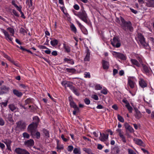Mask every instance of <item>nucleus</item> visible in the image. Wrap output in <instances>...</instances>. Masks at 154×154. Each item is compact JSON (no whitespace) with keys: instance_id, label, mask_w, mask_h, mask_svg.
Masks as SVG:
<instances>
[{"instance_id":"1","label":"nucleus","mask_w":154,"mask_h":154,"mask_svg":"<svg viewBox=\"0 0 154 154\" xmlns=\"http://www.w3.org/2000/svg\"><path fill=\"white\" fill-rule=\"evenodd\" d=\"M120 20L121 23L120 25L122 29L125 31H127L128 30L131 32L133 31V28L132 26L131 22L129 21H125V19L122 17H120Z\"/></svg>"},{"instance_id":"2","label":"nucleus","mask_w":154,"mask_h":154,"mask_svg":"<svg viewBox=\"0 0 154 154\" xmlns=\"http://www.w3.org/2000/svg\"><path fill=\"white\" fill-rule=\"evenodd\" d=\"M77 16L85 23H88L87 16L84 10H82L77 13Z\"/></svg>"},{"instance_id":"3","label":"nucleus","mask_w":154,"mask_h":154,"mask_svg":"<svg viewBox=\"0 0 154 154\" xmlns=\"http://www.w3.org/2000/svg\"><path fill=\"white\" fill-rule=\"evenodd\" d=\"M38 125L37 124H31L28 127V131L31 133L32 136L34 135L36 131V128Z\"/></svg>"},{"instance_id":"4","label":"nucleus","mask_w":154,"mask_h":154,"mask_svg":"<svg viewBox=\"0 0 154 154\" xmlns=\"http://www.w3.org/2000/svg\"><path fill=\"white\" fill-rule=\"evenodd\" d=\"M111 44L114 47L119 48L121 45L120 41L118 36H114L112 40L111 41Z\"/></svg>"},{"instance_id":"5","label":"nucleus","mask_w":154,"mask_h":154,"mask_svg":"<svg viewBox=\"0 0 154 154\" xmlns=\"http://www.w3.org/2000/svg\"><path fill=\"white\" fill-rule=\"evenodd\" d=\"M138 40L140 44L144 47H146L148 44L145 41V39L141 33H139L138 35Z\"/></svg>"},{"instance_id":"6","label":"nucleus","mask_w":154,"mask_h":154,"mask_svg":"<svg viewBox=\"0 0 154 154\" xmlns=\"http://www.w3.org/2000/svg\"><path fill=\"white\" fill-rule=\"evenodd\" d=\"M16 124L17 125L16 128H18L21 130L24 129L26 127V123L21 121L17 122Z\"/></svg>"},{"instance_id":"7","label":"nucleus","mask_w":154,"mask_h":154,"mask_svg":"<svg viewBox=\"0 0 154 154\" xmlns=\"http://www.w3.org/2000/svg\"><path fill=\"white\" fill-rule=\"evenodd\" d=\"M114 53L113 54L115 56V57L123 60H126V56L123 54L119 52H117L115 51L114 52Z\"/></svg>"},{"instance_id":"8","label":"nucleus","mask_w":154,"mask_h":154,"mask_svg":"<svg viewBox=\"0 0 154 154\" xmlns=\"http://www.w3.org/2000/svg\"><path fill=\"white\" fill-rule=\"evenodd\" d=\"M14 151L17 154H30L29 153L26 149L20 148H16Z\"/></svg>"},{"instance_id":"9","label":"nucleus","mask_w":154,"mask_h":154,"mask_svg":"<svg viewBox=\"0 0 154 154\" xmlns=\"http://www.w3.org/2000/svg\"><path fill=\"white\" fill-rule=\"evenodd\" d=\"M4 117L5 120L7 121H9L11 123H13L14 121L13 119V116L11 114L8 115H4Z\"/></svg>"},{"instance_id":"10","label":"nucleus","mask_w":154,"mask_h":154,"mask_svg":"<svg viewBox=\"0 0 154 154\" xmlns=\"http://www.w3.org/2000/svg\"><path fill=\"white\" fill-rule=\"evenodd\" d=\"M0 30L4 34L5 36V38L7 40L9 39L10 41H12V38L10 36V35L8 32L4 29L1 28Z\"/></svg>"},{"instance_id":"11","label":"nucleus","mask_w":154,"mask_h":154,"mask_svg":"<svg viewBox=\"0 0 154 154\" xmlns=\"http://www.w3.org/2000/svg\"><path fill=\"white\" fill-rule=\"evenodd\" d=\"M134 109L135 112V116L136 118L137 119H140L142 117V114L136 107H134Z\"/></svg>"},{"instance_id":"12","label":"nucleus","mask_w":154,"mask_h":154,"mask_svg":"<svg viewBox=\"0 0 154 154\" xmlns=\"http://www.w3.org/2000/svg\"><path fill=\"white\" fill-rule=\"evenodd\" d=\"M24 144L29 147L33 146L34 145V141L33 140L30 139L24 142Z\"/></svg>"},{"instance_id":"13","label":"nucleus","mask_w":154,"mask_h":154,"mask_svg":"<svg viewBox=\"0 0 154 154\" xmlns=\"http://www.w3.org/2000/svg\"><path fill=\"white\" fill-rule=\"evenodd\" d=\"M100 136L99 137V139L101 141H105L108 138V134H105L104 133L101 134L100 132Z\"/></svg>"},{"instance_id":"14","label":"nucleus","mask_w":154,"mask_h":154,"mask_svg":"<svg viewBox=\"0 0 154 154\" xmlns=\"http://www.w3.org/2000/svg\"><path fill=\"white\" fill-rule=\"evenodd\" d=\"M134 141L135 142V143L143 147L145 146V144L143 143L142 141L140 139H134Z\"/></svg>"},{"instance_id":"15","label":"nucleus","mask_w":154,"mask_h":154,"mask_svg":"<svg viewBox=\"0 0 154 154\" xmlns=\"http://www.w3.org/2000/svg\"><path fill=\"white\" fill-rule=\"evenodd\" d=\"M62 84L65 88L69 87L70 89L73 87L72 84L69 82L63 81L62 82Z\"/></svg>"},{"instance_id":"16","label":"nucleus","mask_w":154,"mask_h":154,"mask_svg":"<svg viewBox=\"0 0 154 154\" xmlns=\"http://www.w3.org/2000/svg\"><path fill=\"white\" fill-rule=\"evenodd\" d=\"M125 127L126 129L128 130L131 133L134 132V130L133 128L127 122L125 123Z\"/></svg>"},{"instance_id":"17","label":"nucleus","mask_w":154,"mask_h":154,"mask_svg":"<svg viewBox=\"0 0 154 154\" xmlns=\"http://www.w3.org/2000/svg\"><path fill=\"white\" fill-rule=\"evenodd\" d=\"M86 54L85 57L84 59V60L85 61H89L90 60V52L89 50L88 49H87L86 51Z\"/></svg>"},{"instance_id":"18","label":"nucleus","mask_w":154,"mask_h":154,"mask_svg":"<svg viewBox=\"0 0 154 154\" xmlns=\"http://www.w3.org/2000/svg\"><path fill=\"white\" fill-rule=\"evenodd\" d=\"M102 65L103 69H107L109 67V63L106 61L103 60L102 61Z\"/></svg>"},{"instance_id":"19","label":"nucleus","mask_w":154,"mask_h":154,"mask_svg":"<svg viewBox=\"0 0 154 154\" xmlns=\"http://www.w3.org/2000/svg\"><path fill=\"white\" fill-rule=\"evenodd\" d=\"M3 94L7 93L10 90V88L5 85L1 86Z\"/></svg>"},{"instance_id":"20","label":"nucleus","mask_w":154,"mask_h":154,"mask_svg":"<svg viewBox=\"0 0 154 154\" xmlns=\"http://www.w3.org/2000/svg\"><path fill=\"white\" fill-rule=\"evenodd\" d=\"M139 84L140 86L142 88H144L147 86V84L143 79H141L139 82Z\"/></svg>"},{"instance_id":"21","label":"nucleus","mask_w":154,"mask_h":154,"mask_svg":"<svg viewBox=\"0 0 154 154\" xmlns=\"http://www.w3.org/2000/svg\"><path fill=\"white\" fill-rule=\"evenodd\" d=\"M13 92L14 94L18 97H20L22 95V94L21 92L16 89H14Z\"/></svg>"},{"instance_id":"22","label":"nucleus","mask_w":154,"mask_h":154,"mask_svg":"<svg viewBox=\"0 0 154 154\" xmlns=\"http://www.w3.org/2000/svg\"><path fill=\"white\" fill-rule=\"evenodd\" d=\"M9 107L12 112H14L15 110H16V111H18V109L13 104L9 105Z\"/></svg>"},{"instance_id":"23","label":"nucleus","mask_w":154,"mask_h":154,"mask_svg":"<svg viewBox=\"0 0 154 154\" xmlns=\"http://www.w3.org/2000/svg\"><path fill=\"white\" fill-rule=\"evenodd\" d=\"M131 61L133 64L135 65L137 67H139L140 66V64L137 60L135 59H131Z\"/></svg>"},{"instance_id":"24","label":"nucleus","mask_w":154,"mask_h":154,"mask_svg":"<svg viewBox=\"0 0 154 154\" xmlns=\"http://www.w3.org/2000/svg\"><path fill=\"white\" fill-rule=\"evenodd\" d=\"M147 5L149 7H154V0H148Z\"/></svg>"},{"instance_id":"25","label":"nucleus","mask_w":154,"mask_h":154,"mask_svg":"<svg viewBox=\"0 0 154 154\" xmlns=\"http://www.w3.org/2000/svg\"><path fill=\"white\" fill-rule=\"evenodd\" d=\"M69 99V100L70 101V102H69L70 105V106L71 107H72L73 108H74V109H75V108H78V107L76 105V104L73 101L70 99Z\"/></svg>"},{"instance_id":"26","label":"nucleus","mask_w":154,"mask_h":154,"mask_svg":"<svg viewBox=\"0 0 154 154\" xmlns=\"http://www.w3.org/2000/svg\"><path fill=\"white\" fill-rule=\"evenodd\" d=\"M142 66L144 72L146 73H149V70L147 66L143 64H142Z\"/></svg>"},{"instance_id":"27","label":"nucleus","mask_w":154,"mask_h":154,"mask_svg":"<svg viewBox=\"0 0 154 154\" xmlns=\"http://www.w3.org/2000/svg\"><path fill=\"white\" fill-rule=\"evenodd\" d=\"M134 83L131 80L128 79V84L131 88H133L134 87Z\"/></svg>"},{"instance_id":"28","label":"nucleus","mask_w":154,"mask_h":154,"mask_svg":"<svg viewBox=\"0 0 154 154\" xmlns=\"http://www.w3.org/2000/svg\"><path fill=\"white\" fill-rule=\"evenodd\" d=\"M42 131L47 138H48L49 137L50 135L49 132L47 130L45 129H43Z\"/></svg>"},{"instance_id":"29","label":"nucleus","mask_w":154,"mask_h":154,"mask_svg":"<svg viewBox=\"0 0 154 154\" xmlns=\"http://www.w3.org/2000/svg\"><path fill=\"white\" fill-rule=\"evenodd\" d=\"M63 45L66 52L69 53L70 51V48L68 46L66 45L65 44H63Z\"/></svg>"},{"instance_id":"30","label":"nucleus","mask_w":154,"mask_h":154,"mask_svg":"<svg viewBox=\"0 0 154 154\" xmlns=\"http://www.w3.org/2000/svg\"><path fill=\"white\" fill-rule=\"evenodd\" d=\"M33 120L34 122L32 123H34V124H37V125H38V124L39 122V119L38 117L37 116L34 117L33 118Z\"/></svg>"},{"instance_id":"31","label":"nucleus","mask_w":154,"mask_h":154,"mask_svg":"<svg viewBox=\"0 0 154 154\" xmlns=\"http://www.w3.org/2000/svg\"><path fill=\"white\" fill-rule=\"evenodd\" d=\"M58 41L57 39H54L51 41V44L52 46L57 45L58 44Z\"/></svg>"},{"instance_id":"32","label":"nucleus","mask_w":154,"mask_h":154,"mask_svg":"<svg viewBox=\"0 0 154 154\" xmlns=\"http://www.w3.org/2000/svg\"><path fill=\"white\" fill-rule=\"evenodd\" d=\"M71 89L73 91V92L75 95L77 96L79 95V93L78 92L77 89H76L75 87L73 86V87Z\"/></svg>"},{"instance_id":"33","label":"nucleus","mask_w":154,"mask_h":154,"mask_svg":"<svg viewBox=\"0 0 154 154\" xmlns=\"http://www.w3.org/2000/svg\"><path fill=\"white\" fill-rule=\"evenodd\" d=\"M64 60L72 64H73L74 63L72 59L65 58L64 59Z\"/></svg>"},{"instance_id":"34","label":"nucleus","mask_w":154,"mask_h":154,"mask_svg":"<svg viewBox=\"0 0 154 154\" xmlns=\"http://www.w3.org/2000/svg\"><path fill=\"white\" fill-rule=\"evenodd\" d=\"M122 140L124 143H126V140L125 137L124 135V133L119 135Z\"/></svg>"},{"instance_id":"35","label":"nucleus","mask_w":154,"mask_h":154,"mask_svg":"<svg viewBox=\"0 0 154 154\" xmlns=\"http://www.w3.org/2000/svg\"><path fill=\"white\" fill-rule=\"evenodd\" d=\"M125 106L128 109L129 112L131 113L132 112L133 108L130 106V104H126L125 105Z\"/></svg>"},{"instance_id":"36","label":"nucleus","mask_w":154,"mask_h":154,"mask_svg":"<svg viewBox=\"0 0 154 154\" xmlns=\"http://www.w3.org/2000/svg\"><path fill=\"white\" fill-rule=\"evenodd\" d=\"M71 30L74 33L76 32V29L73 24H72L70 25Z\"/></svg>"},{"instance_id":"37","label":"nucleus","mask_w":154,"mask_h":154,"mask_svg":"<svg viewBox=\"0 0 154 154\" xmlns=\"http://www.w3.org/2000/svg\"><path fill=\"white\" fill-rule=\"evenodd\" d=\"M26 3L28 6L29 8L32 7V0H27L26 1Z\"/></svg>"},{"instance_id":"38","label":"nucleus","mask_w":154,"mask_h":154,"mask_svg":"<svg viewBox=\"0 0 154 154\" xmlns=\"http://www.w3.org/2000/svg\"><path fill=\"white\" fill-rule=\"evenodd\" d=\"M7 29L11 33V35L13 36L14 33V30L13 28H12L11 27H8L7 28Z\"/></svg>"},{"instance_id":"39","label":"nucleus","mask_w":154,"mask_h":154,"mask_svg":"<svg viewBox=\"0 0 154 154\" xmlns=\"http://www.w3.org/2000/svg\"><path fill=\"white\" fill-rule=\"evenodd\" d=\"M66 70L68 72L72 73H74L76 71V70L75 69L73 68H66Z\"/></svg>"},{"instance_id":"40","label":"nucleus","mask_w":154,"mask_h":154,"mask_svg":"<svg viewBox=\"0 0 154 154\" xmlns=\"http://www.w3.org/2000/svg\"><path fill=\"white\" fill-rule=\"evenodd\" d=\"M112 150L114 151V152H116V153H119L120 151L119 148L117 146H116L113 148Z\"/></svg>"},{"instance_id":"41","label":"nucleus","mask_w":154,"mask_h":154,"mask_svg":"<svg viewBox=\"0 0 154 154\" xmlns=\"http://www.w3.org/2000/svg\"><path fill=\"white\" fill-rule=\"evenodd\" d=\"M118 120L121 122H124V118L118 114L117 115Z\"/></svg>"},{"instance_id":"42","label":"nucleus","mask_w":154,"mask_h":154,"mask_svg":"<svg viewBox=\"0 0 154 154\" xmlns=\"http://www.w3.org/2000/svg\"><path fill=\"white\" fill-rule=\"evenodd\" d=\"M23 136L24 138L27 139H29L30 137L29 134L26 132L23 133Z\"/></svg>"},{"instance_id":"43","label":"nucleus","mask_w":154,"mask_h":154,"mask_svg":"<svg viewBox=\"0 0 154 154\" xmlns=\"http://www.w3.org/2000/svg\"><path fill=\"white\" fill-rule=\"evenodd\" d=\"M95 89L96 90H100L102 89V87L100 85L98 84L97 85L95 86Z\"/></svg>"},{"instance_id":"44","label":"nucleus","mask_w":154,"mask_h":154,"mask_svg":"<svg viewBox=\"0 0 154 154\" xmlns=\"http://www.w3.org/2000/svg\"><path fill=\"white\" fill-rule=\"evenodd\" d=\"M3 54L5 57L7 58L9 61L11 62V61H12V60H11V58L9 57L8 55L5 54V53H4Z\"/></svg>"},{"instance_id":"45","label":"nucleus","mask_w":154,"mask_h":154,"mask_svg":"<svg viewBox=\"0 0 154 154\" xmlns=\"http://www.w3.org/2000/svg\"><path fill=\"white\" fill-rule=\"evenodd\" d=\"M83 150L85 151L87 153H89L91 151V150L89 149H87L85 148H84L82 149Z\"/></svg>"},{"instance_id":"46","label":"nucleus","mask_w":154,"mask_h":154,"mask_svg":"<svg viewBox=\"0 0 154 154\" xmlns=\"http://www.w3.org/2000/svg\"><path fill=\"white\" fill-rule=\"evenodd\" d=\"M35 135H36V138L37 139H38L40 138V133L39 132H36L34 136Z\"/></svg>"},{"instance_id":"47","label":"nucleus","mask_w":154,"mask_h":154,"mask_svg":"<svg viewBox=\"0 0 154 154\" xmlns=\"http://www.w3.org/2000/svg\"><path fill=\"white\" fill-rule=\"evenodd\" d=\"M128 152L129 154H136V153L131 149H128Z\"/></svg>"},{"instance_id":"48","label":"nucleus","mask_w":154,"mask_h":154,"mask_svg":"<svg viewBox=\"0 0 154 154\" xmlns=\"http://www.w3.org/2000/svg\"><path fill=\"white\" fill-rule=\"evenodd\" d=\"M74 110L73 112V113L74 115H75L76 112H79V108H76L74 109Z\"/></svg>"},{"instance_id":"49","label":"nucleus","mask_w":154,"mask_h":154,"mask_svg":"<svg viewBox=\"0 0 154 154\" xmlns=\"http://www.w3.org/2000/svg\"><path fill=\"white\" fill-rule=\"evenodd\" d=\"M5 125V122L4 120L1 117H0V125L3 126Z\"/></svg>"},{"instance_id":"50","label":"nucleus","mask_w":154,"mask_h":154,"mask_svg":"<svg viewBox=\"0 0 154 154\" xmlns=\"http://www.w3.org/2000/svg\"><path fill=\"white\" fill-rule=\"evenodd\" d=\"M84 101L85 103L87 105L89 104L90 103V100L87 98H86L84 100Z\"/></svg>"},{"instance_id":"51","label":"nucleus","mask_w":154,"mask_h":154,"mask_svg":"<svg viewBox=\"0 0 154 154\" xmlns=\"http://www.w3.org/2000/svg\"><path fill=\"white\" fill-rule=\"evenodd\" d=\"M31 102V100L30 99H28L25 101V105L28 104Z\"/></svg>"},{"instance_id":"52","label":"nucleus","mask_w":154,"mask_h":154,"mask_svg":"<svg viewBox=\"0 0 154 154\" xmlns=\"http://www.w3.org/2000/svg\"><path fill=\"white\" fill-rule=\"evenodd\" d=\"M101 93L105 95L107 93V90L106 89H103L102 91H101Z\"/></svg>"},{"instance_id":"53","label":"nucleus","mask_w":154,"mask_h":154,"mask_svg":"<svg viewBox=\"0 0 154 154\" xmlns=\"http://www.w3.org/2000/svg\"><path fill=\"white\" fill-rule=\"evenodd\" d=\"M73 149V146L70 145V146H68L67 149L68 151L71 152Z\"/></svg>"},{"instance_id":"54","label":"nucleus","mask_w":154,"mask_h":154,"mask_svg":"<svg viewBox=\"0 0 154 154\" xmlns=\"http://www.w3.org/2000/svg\"><path fill=\"white\" fill-rule=\"evenodd\" d=\"M84 75H85V77L88 78H90V75L89 72H85Z\"/></svg>"},{"instance_id":"55","label":"nucleus","mask_w":154,"mask_h":154,"mask_svg":"<svg viewBox=\"0 0 154 154\" xmlns=\"http://www.w3.org/2000/svg\"><path fill=\"white\" fill-rule=\"evenodd\" d=\"M61 138L63 140V141H64V142H66L68 140V139L64 137V136L63 134H62L61 135Z\"/></svg>"},{"instance_id":"56","label":"nucleus","mask_w":154,"mask_h":154,"mask_svg":"<svg viewBox=\"0 0 154 154\" xmlns=\"http://www.w3.org/2000/svg\"><path fill=\"white\" fill-rule=\"evenodd\" d=\"M12 12L13 13V14L16 16L17 17H19V15L17 13V12L16 11H15V10H13L12 11Z\"/></svg>"},{"instance_id":"57","label":"nucleus","mask_w":154,"mask_h":154,"mask_svg":"<svg viewBox=\"0 0 154 154\" xmlns=\"http://www.w3.org/2000/svg\"><path fill=\"white\" fill-rule=\"evenodd\" d=\"M92 97L95 100H98V96L95 94L92 95Z\"/></svg>"},{"instance_id":"58","label":"nucleus","mask_w":154,"mask_h":154,"mask_svg":"<svg viewBox=\"0 0 154 154\" xmlns=\"http://www.w3.org/2000/svg\"><path fill=\"white\" fill-rule=\"evenodd\" d=\"M15 7L16 8L17 10L18 11L20 12L21 11L22 7L21 6H18L17 5Z\"/></svg>"},{"instance_id":"59","label":"nucleus","mask_w":154,"mask_h":154,"mask_svg":"<svg viewBox=\"0 0 154 154\" xmlns=\"http://www.w3.org/2000/svg\"><path fill=\"white\" fill-rule=\"evenodd\" d=\"M57 151H59V150H60L63 149V146H60V145H57Z\"/></svg>"},{"instance_id":"60","label":"nucleus","mask_w":154,"mask_h":154,"mask_svg":"<svg viewBox=\"0 0 154 154\" xmlns=\"http://www.w3.org/2000/svg\"><path fill=\"white\" fill-rule=\"evenodd\" d=\"M4 143L6 144V146H7V145H8V144H11V141L10 140H6V141H5L4 142Z\"/></svg>"},{"instance_id":"61","label":"nucleus","mask_w":154,"mask_h":154,"mask_svg":"<svg viewBox=\"0 0 154 154\" xmlns=\"http://www.w3.org/2000/svg\"><path fill=\"white\" fill-rule=\"evenodd\" d=\"M74 8L76 10H78L79 9V5L77 4L75 5L74 6Z\"/></svg>"},{"instance_id":"62","label":"nucleus","mask_w":154,"mask_h":154,"mask_svg":"<svg viewBox=\"0 0 154 154\" xmlns=\"http://www.w3.org/2000/svg\"><path fill=\"white\" fill-rule=\"evenodd\" d=\"M73 152L75 154H78L79 153V150L77 148H75L73 150Z\"/></svg>"},{"instance_id":"63","label":"nucleus","mask_w":154,"mask_h":154,"mask_svg":"<svg viewBox=\"0 0 154 154\" xmlns=\"http://www.w3.org/2000/svg\"><path fill=\"white\" fill-rule=\"evenodd\" d=\"M20 32H23V33L25 32L26 33H27V32L26 31V30H25L22 27L20 28Z\"/></svg>"},{"instance_id":"64","label":"nucleus","mask_w":154,"mask_h":154,"mask_svg":"<svg viewBox=\"0 0 154 154\" xmlns=\"http://www.w3.org/2000/svg\"><path fill=\"white\" fill-rule=\"evenodd\" d=\"M51 54L53 56H56L57 55V52L56 51H54L52 52Z\"/></svg>"}]
</instances>
